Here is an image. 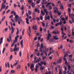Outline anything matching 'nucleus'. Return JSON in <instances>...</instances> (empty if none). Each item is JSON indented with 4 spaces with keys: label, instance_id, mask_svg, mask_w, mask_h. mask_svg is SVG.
Instances as JSON below:
<instances>
[{
    "label": "nucleus",
    "instance_id": "nucleus-37",
    "mask_svg": "<svg viewBox=\"0 0 74 74\" xmlns=\"http://www.w3.org/2000/svg\"><path fill=\"white\" fill-rule=\"evenodd\" d=\"M31 4L32 7H35V4H34V3H32Z\"/></svg>",
    "mask_w": 74,
    "mask_h": 74
},
{
    "label": "nucleus",
    "instance_id": "nucleus-36",
    "mask_svg": "<svg viewBox=\"0 0 74 74\" xmlns=\"http://www.w3.org/2000/svg\"><path fill=\"white\" fill-rule=\"evenodd\" d=\"M25 30L24 29H23L22 32V36H23L24 35V33H25Z\"/></svg>",
    "mask_w": 74,
    "mask_h": 74
},
{
    "label": "nucleus",
    "instance_id": "nucleus-54",
    "mask_svg": "<svg viewBox=\"0 0 74 74\" xmlns=\"http://www.w3.org/2000/svg\"><path fill=\"white\" fill-rule=\"evenodd\" d=\"M10 10H8L6 12V13L8 14V12H10Z\"/></svg>",
    "mask_w": 74,
    "mask_h": 74
},
{
    "label": "nucleus",
    "instance_id": "nucleus-61",
    "mask_svg": "<svg viewBox=\"0 0 74 74\" xmlns=\"http://www.w3.org/2000/svg\"><path fill=\"white\" fill-rule=\"evenodd\" d=\"M40 19L42 21V19H43L42 16H40Z\"/></svg>",
    "mask_w": 74,
    "mask_h": 74
},
{
    "label": "nucleus",
    "instance_id": "nucleus-8",
    "mask_svg": "<svg viewBox=\"0 0 74 74\" xmlns=\"http://www.w3.org/2000/svg\"><path fill=\"white\" fill-rule=\"evenodd\" d=\"M12 36L11 34H9V38H10V40L9 38H8L7 39V41L8 42H10V41L12 42V38H11Z\"/></svg>",
    "mask_w": 74,
    "mask_h": 74
},
{
    "label": "nucleus",
    "instance_id": "nucleus-45",
    "mask_svg": "<svg viewBox=\"0 0 74 74\" xmlns=\"http://www.w3.org/2000/svg\"><path fill=\"white\" fill-rule=\"evenodd\" d=\"M28 13L29 14V15H31L32 14V12L30 11H28Z\"/></svg>",
    "mask_w": 74,
    "mask_h": 74
},
{
    "label": "nucleus",
    "instance_id": "nucleus-48",
    "mask_svg": "<svg viewBox=\"0 0 74 74\" xmlns=\"http://www.w3.org/2000/svg\"><path fill=\"white\" fill-rule=\"evenodd\" d=\"M10 52H13V49H12V48L10 47Z\"/></svg>",
    "mask_w": 74,
    "mask_h": 74
},
{
    "label": "nucleus",
    "instance_id": "nucleus-9",
    "mask_svg": "<svg viewBox=\"0 0 74 74\" xmlns=\"http://www.w3.org/2000/svg\"><path fill=\"white\" fill-rule=\"evenodd\" d=\"M40 49H39V50L41 52H42V49L43 48V44L42 43L40 46Z\"/></svg>",
    "mask_w": 74,
    "mask_h": 74
},
{
    "label": "nucleus",
    "instance_id": "nucleus-35",
    "mask_svg": "<svg viewBox=\"0 0 74 74\" xmlns=\"http://www.w3.org/2000/svg\"><path fill=\"white\" fill-rule=\"evenodd\" d=\"M57 62L58 63H62V59H59Z\"/></svg>",
    "mask_w": 74,
    "mask_h": 74
},
{
    "label": "nucleus",
    "instance_id": "nucleus-25",
    "mask_svg": "<svg viewBox=\"0 0 74 74\" xmlns=\"http://www.w3.org/2000/svg\"><path fill=\"white\" fill-rule=\"evenodd\" d=\"M51 37V35L50 34H48V37L47 38V39L48 40H49V38Z\"/></svg>",
    "mask_w": 74,
    "mask_h": 74
},
{
    "label": "nucleus",
    "instance_id": "nucleus-19",
    "mask_svg": "<svg viewBox=\"0 0 74 74\" xmlns=\"http://www.w3.org/2000/svg\"><path fill=\"white\" fill-rule=\"evenodd\" d=\"M8 28H7L4 29L3 31V33H4V32H7L8 31Z\"/></svg>",
    "mask_w": 74,
    "mask_h": 74
},
{
    "label": "nucleus",
    "instance_id": "nucleus-2",
    "mask_svg": "<svg viewBox=\"0 0 74 74\" xmlns=\"http://www.w3.org/2000/svg\"><path fill=\"white\" fill-rule=\"evenodd\" d=\"M53 8L56 9L54 10V13H56V12H57L58 15H60L62 14V12H59V11L58 10V8H57L56 7Z\"/></svg>",
    "mask_w": 74,
    "mask_h": 74
},
{
    "label": "nucleus",
    "instance_id": "nucleus-4",
    "mask_svg": "<svg viewBox=\"0 0 74 74\" xmlns=\"http://www.w3.org/2000/svg\"><path fill=\"white\" fill-rule=\"evenodd\" d=\"M10 24L11 26L12 31L11 33L12 34L14 33V32L15 31V28H14L13 26H12V22H10Z\"/></svg>",
    "mask_w": 74,
    "mask_h": 74
},
{
    "label": "nucleus",
    "instance_id": "nucleus-27",
    "mask_svg": "<svg viewBox=\"0 0 74 74\" xmlns=\"http://www.w3.org/2000/svg\"><path fill=\"white\" fill-rule=\"evenodd\" d=\"M44 11L46 13V15H48V12L47 11V10L46 9H44Z\"/></svg>",
    "mask_w": 74,
    "mask_h": 74
},
{
    "label": "nucleus",
    "instance_id": "nucleus-57",
    "mask_svg": "<svg viewBox=\"0 0 74 74\" xmlns=\"http://www.w3.org/2000/svg\"><path fill=\"white\" fill-rule=\"evenodd\" d=\"M17 63H14L13 65V66H16V65H17Z\"/></svg>",
    "mask_w": 74,
    "mask_h": 74
},
{
    "label": "nucleus",
    "instance_id": "nucleus-62",
    "mask_svg": "<svg viewBox=\"0 0 74 74\" xmlns=\"http://www.w3.org/2000/svg\"><path fill=\"white\" fill-rule=\"evenodd\" d=\"M22 38V35H21L20 36V40H21Z\"/></svg>",
    "mask_w": 74,
    "mask_h": 74
},
{
    "label": "nucleus",
    "instance_id": "nucleus-64",
    "mask_svg": "<svg viewBox=\"0 0 74 74\" xmlns=\"http://www.w3.org/2000/svg\"><path fill=\"white\" fill-rule=\"evenodd\" d=\"M49 14H50V15H52V12L51 11H50Z\"/></svg>",
    "mask_w": 74,
    "mask_h": 74
},
{
    "label": "nucleus",
    "instance_id": "nucleus-18",
    "mask_svg": "<svg viewBox=\"0 0 74 74\" xmlns=\"http://www.w3.org/2000/svg\"><path fill=\"white\" fill-rule=\"evenodd\" d=\"M25 20L26 21V23L27 24H28V25H29V19L27 18H25Z\"/></svg>",
    "mask_w": 74,
    "mask_h": 74
},
{
    "label": "nucleus",
    "instance_id": "nucleus-14",
    "mask_svg": "<svg viewBox=\"0 0 74 74\" xmlns=\"http://www.w3.org/2000/svg\"><path fill=\"white\" fill-rule=\"evenodd\" d=\"M1 10H2L3 9H4L6 5H5L4 3H2L1 5Z\"/></svg>",
    "mask_w": 74,
    "mask_h": 74
},
{
    "label": "nucleus",
    "instance_id": "nucleus-33",
    "mask_svg": "<svg viewBox=\"0 0 74 74\" xmlns=\"http://www.w3.org/2000/svg\"><path fill=\"white\" fill-rule=\"evenodd\" d=\"M72 57H73V55H69V59H70L72 58Z\"/></svg>",
    "mask_w": 74,
    "mask_h": 74
},
{
    "label": "nucleus",
    "instance_id": "nucleus-41",
    "mask_svg": "<svg viewBox=\"0 0 74 74\" xmlns=\"http://www.w3.org/2000/svg\"><path fill=\"white\" fill-rule=\"evenodd\" d=\"M44 69V67L41 66V67H40V69L41 70H42Z\"/></svg>",
    "mask_w": 74,
    "mask_h": 74
},
{
    "label": "nucleus",
    "instance_id": "nucleus-29",
    "mask_svg": "<svg viewBox=\"0 0 74 74\" xmlns=\"http://www.w3.org/2000/svg\"><path fill=\"white\" fill-rule=\"evenodd\" d=\"M5 19V16H3L2 18L1 22H3Z\"/></svg>",
    "mask_w": 74,
    "mask_h": 74
},
{
    "label": "nucleus",
    "instance_id": "nucleus-49",
    "mask_svg": "<svg viewBox=\"0 0 74 74\" xmlns=\"http://www.w3.org/2000/svg\"><path fill=\"white\" fill-rule=\"evenodd\" d=\"M51 71H49V73H46L45 74H51Z\"/></svg>",
    "mask_w": 74,
    "mask_h": 74
},
{
    "label": "nucleus",
    "instance_id": "nucleus-51",
    "mask_svg": "<svg viewBox=\"0 0 74 74\" xmlns=\"http://www.w3.org/2000/svg\"><path fill=\"white\" fill-rule=\"evenodd\" d=\"M40 1H41V0H38V1L36 2L37 4H39Z\"/></svg>",
    "mask_w": 74,
    "mask_h": 74
},
{
    "label": "nucleus",
    "instance_id": "nucleus-31",
    "mask_svg": "<svg viewBox=\"0 0 74 74\" xmlns=\"http://www.w3.org/2000/svg\"><path fill=\"white\" fill-rule=\"evenodd\" d=\"M58 72V68L56 67L55 68V73H57Z\"/></svg>",
    "mask_w": 74,
    "mask_h": 74
},
{
    "label": "nucleus",
    "instance_id": "nucleus-40",
    "mask_svg": "<svg viewBox=\"0 0 74 74\" xmlns=\"http://www.w3.org/2000/svg\"><path fill=\"white\" fill-rule=\"evenodd\" d=\"M5 48H3L2 51V53H4V52H5Z\"/></svg>",
    "mask_w": 74,
    "mask_h": 74
},
{
    "label": "nucleus",
    "instance_id": "nucleus-23",
    "mask_svg": "<svg viewBox=\"0 0 74 74\" xmlns=\"http://www.w3.org/2000/svg\"><path fill=\"white\" fill-rule=\"evenodd\" d=\"M61 30L62 31V34H64V35L66 36V34L64 33L63 32V27H61Z\"/></svg>",
    "mask_w": 74,
    "mask_h": 74
},
{
    "label": "nucleus",
    "instance_id": "nucleus-21",
    "mask_svg": "<svg viewBox=\"0 0 74 74\" xmlns=\"http://www.w3.org/2000/svg\"><path fill=\"white\" fill-rule=\"evenodd\" d=\"M40 63L41 64H44V66H46V63L45 62H40Z\"/></svg>",
    "mask_w": 74,
    "mask_h": 74
},
{
    "label": "nucleus",
    "instance_id": "nucleus-1",
    "mask_svg": "<svg viewBox=\"0 0 74 74\" xmlns=\"http://www.w3.org/2000/svg\"><path fill=\"white\" fill-rule=\"evenodd\" d=\"M68 14H69V17L72 19V22L74 23V14H72L71 15V13H70V12H71V9H70V8H68Z\"/></svg>",
    "mask_w": 74,
    "mask_h": 74
},
{
    "label": "nucleus",
    "instance_id": "nucleus-50",
    "mask_svg": "<svg viewBox=\"0 0 74 74\" xmlns=\"http://www.w3.org/2000/svg\"><path fill=\"white\" fill-rule=\"evenodd\" d=\"M11 73H15V71L14 70H11Z\"/></svg>",
    "mask_w": 74,
    "mask_h": 74
},
{
    "label": "nucleus",
    "instance_id": "nucleus-22",
    "mask_svg": "<svg viewBox=\"0 0 74 74\" xmlns=\"http://www.w3.org/2000/svg\"><path fill=\"white\" fill-rule=\"evenodd\" d=\"M3 38L1 37L0 39V45H1L2 43L3 42Z\"/></svg>",
    "mask_w": 74,
    "mask_h": 74
},
{
    "label": "nucleus",
    "instance_id": "nucleus-30",
    "mask_svg": "<svg viewBox=\"0 0 74 74\" xmlns=\"http://www.w3.org/2000/svg\"><path fill=\"white\" fill-rule=\"evenodd\" d=\"M17 31L16 32V35H18V34H19V29H18V28H17Z\"/></svg>",
    "mask_w": 74,
    "mask_h": 74
},
{
    "label": "nucleus",
    "instance_id": "nucleus-58",
    "mask_svg": "<svg viewBox=\"0 0 74 74\" xmlns=\"http://www.w3.org/2000/svg\"><path fill=\"white\" fill-rule=\"evenodd\" d=\"M51 5L53 7H55V4L53 3H51Z\"/></svg>",
    "mask_w": 74,
    "mask_h": 74
},
{
    "label": "nucleus",
    "instance_id": "nucleus-34",
    "mask_svg": "<svg viewBox=\"0 0 74 74\" xmlns=\"http://www.w3.org/2000/svg\"><path fill=\"white\" fill-rule=\"evenodd\" d=\"M41 14H42L43 15V16H44V15H45V13L44 12H43V11H42V10H41Z\"/></svg>",
    "mask_w": 74,
    "mask_h": 74
},
{
    "label": "nucleus",
    "instance_id": "nucleus-59",
    "mask_svg": "<svg viewBox=\"0 0 74 74\" xmlns=\"http://www.w3.org/2000/svg\"><path fill=\"white\" fill-rule=\"evenodd\" d=\"M40 32H42V28H40Z\"/></svg>",
    "mask_w": 74,
    "mask_h": 74
},
{
    "label": "nucleus",
    "instance_id": "nucleus-26",
    "mask_svg": "<svg viewBox=\"0 0 74 74\" xmlns=\"http://www.w3.org/2000/svg\"><path fill=\"white\" fill-rule=\"evenodd\" d=\"M53 33H54V34H59L60 33V32L59 31H57V32H56L55 31H53Z\"/></svg>",
    "mask_w": 74,
    "mask_h": 74
},
{
    "label": "nucleus",
    "instance_id": "nucleus-20",
    "mask_svg": "<svg viewBox=\"0 0 74 74\" xmlns=\"http://www.w3.org/2000/svg\"><path fill=\"white\" fill-rule=\"evenodd\" d=\"M23 40H21V43H20L22 48H23Z\"/></svg>",
    "mask_w": 74,
    "mask_h": 74
},
{
    "label": "nucleus",
    "instance_id": "nucleus-17",
    "mask_svg": "<svg viewBox=\"0 0 74 74\" xmlns=\"http://www.w3.org/2000/svg\"><path fill=\"white\" fill-rule=\"evenodd\" d=\"M40 60H41V58H39L38 60L34 62V63H37V62H39Z\"/></svg>",
    "mask_w": 74,
    "mask_h": 74
},
{
    "label": "nucleus",
    "instance_id": "nucleus-60",
    "mask_svg": "<svg viewBox=\"0 0 74 74\" xmlns=\"http://www.w3.org/2000/svg\"><path fill=\"white\" fill-rule=\"evenodd\" d=\"M46 49V47H43V50L44 51H45Z\"/></svg>",
    "mask_w": 74,
    "mask_h": 74
},
{
    "label": "nucleus",
    "instance_id": "nucleus-11",
    "mask_svg": "<svg viewBox=\"0 0 74 74\" xmlns=\"http://www.w3.org/2000/svg\"><path fill=\"white\" fill-rule=\"evenodd\" d=\"M21 23H23V20L21 18H20L19 19L18 21V24L19 25H20L21 24Z\"/></svg>",
    "mask_w": 74,
    "mask_h": 74
},
{
    "label": "nucleus",
    "instance_id": "nucleus-63",
    "mask_svg": "<svg viewBox=\"0 0 74 74\" xmlns=\"http://www.w3.org/2000/svg\"><path fill=\"white\" fill-rule=\"evenodd\" d=\"M37 47H39V46H40V44H39V43H38L37 44V45H36Z\"/></svg>",
    "mask_w": 74,
    "mask_h": 74
},
{
    "label": "nucleus",
    "instance_id": "nucleus-47",
    "mask_svg": "<svg viewBox=\"0 0 74 74\" xmlns=\"http://www.w3.org/2000/svg\"><path fill=\"white\" fill-rule=\"evenodd\" d=\"M59 74H62V70L61 69H60Z\"/></svg>",
    "mask_w": 74,
    "mask_h": 74
},
{
    "label": "nucleus",
    "instance_id": "nucleus-6",
    "mask_svg": "<svg viewBox=\"0 0 74 74\" xmlns=\"http://www.w3.org/2000/svg\"><path fill=\"white\" fill-rule=\"evenodd\" d=\"M17 47V45L16 44L14 45V48L13 51L14 52L15 51H19V47H18V48H16Z\"/></svg>",
    "mask_w": 74,
    "mask_h": 74
},
{
    "label": "nucleus",
    "instance_id": "nucleus-46",
    "mask_svg": "<svg viewBox=\"0 0 74 74\" xmlns=\"http://www.w3.org/2000/svg\"><path fill=\"white\" fill-rule=\"evenodd\" d=\"M43 57V60H45L47 58V57H46V56H45L44 57Z\"/></svg>",
    "mask_w": 74,
    "mask_h": 74
},
{
    "label": "nucleus",
    "instance_id": "nucleus-44",
    "mask_svg": "<svg viewBox=\"0 0 74 74\" xmlns=\"http://www.w3.org/2000/svg\"><path fill=\"white\" fill-rule=\"evenodd\" d=\"M8 71H9V69H8L7 70L6 72L5 73V74H8Z\"/></svg>",
    "mask_w": 74,
    "mask_h": 74
},
{
    "label": "nucleus",
    "instance_id": "nucleus-12",
    "mask_svg": "<svg viewBox=\"0 0 74 74\" xmlns=\"http://www.w3.org/2000/svg\"><path fill=\"white\" fill-rule=\"evenodd\" d=\"M27 32L28 34H29V35L30 36V33H31V29H30V26H29V29L27 30Z\"/></svg>",
    "mask_w": 74,
    "mask_h": 74
},
{
    "label": "nucleus",
    "instance_id": "nucleus-32",
    "mask_svg": "<svg viewBox=\"0 0 74 74\" xmlns=\"http://www.w3.org/2000/svg\"><path fill=\"white\" fill-rule=\"evenodd\" d=\"M12 55H11L10 57L9 60L11 61L12 60Z\"/></svg>",
    "mask_w": 74,
    "mask_h": 74
},
{
    "label": "nucleus",
    "instance_id": "nucleus-3",
    "mask_svg": "<svg viewBox=\"0 0 74 74\" xmlns=\"http://www.w3.org/2000/svg\"><path fill=\"white\" fill-rule=\"evenodd\" d=\"M51 4V2L48 3L47 4V5H46V7H48L49 8V9L50 10H52V7L51 5H50V4Z\"/></svg>",
    "mask_w": 74,
    "mask_h": 74
},
{
    "label": "nucleus",
    "instance_id": "nucleus-39",
    "mask_svg": "<svg viewBox=\"0 0 74 74\" xmlns=\"http://www.w3.org/2000/svg\"><path fill=\"white\" fill-rule=\"evenodd\" d=\"M60 8L61 10H63L64 8L63 7V6H62V5H60Z\"/></svg>",
    "mask_w": 74,
    "mask_h": 74
},
{
    "label": "nucleus",
    "instance_id": "nucleus-10",
    "mask_svg": "<svg viewBox=\"0 0 74 74\" xmlns=\"http://www.w3.org/2000/svg\"><path fill=\"white\" fill-rule=\"evenodd\" d=\"M68 56V54H65L64 57V58H63V59H64V61H65V64H66V63H67V61L66 60V58H66V56Z\"/></svg>",
    "mask_w": 74,
    "mask_h": 74
},
{
    "label": "nucleus",
    "instance_id": "nucleus-38",
    "mask_svg": "<svg viewBox=\"0 0 74 74\" xmlns=\"http://www.w3.org/2000/svg\"><path fill=\"white\" fill-rule=\"evenodd\" d=\"M34 64H31V66L30 67L31 69H32V68H34Z\"/></svg>",
    "mask_w": 74,
    "mask_h": 74
},
{
    "label": "nucleus",
    "instance_id": "nucleus-16",
    "mask_svg": "<svg viewBox=\"0 0 74 74\" xmlns=\"http://www.w3.org/2000/svg\"><path fill=\"white\" fill-rule=\"evenodd\" d=\"M39 67V66H38V64H36V68L35 69L36 72H37V70H38V68Z\"/></svg>",
    "mask_w": 74,
    "mask_h": 74
},
{
    "label": "nucleus",
    "instance_id": "nucleus-53",
    "mask_svg": "<svg viewBox=\"0 0 74 74\" xmlns=\"http://www.w3.org/2000/svg\"><path fill=\"white\" fill-rule=\"evenodd\" d=\"M15 44V43H13L12 44V45H11V47H14V45Z\"/></svg>",
    "mask_w": 74,
    "mask_h": 74
},
{
    "label": "nucleus",
    "instance_id": "nucleus-42",
    "mask_svg": "<svg viewBox=\"0 0 74 74\" xmlns=\"http://www.w3.org/2000/svg\"><path fill=\"white\" fill-rule=\"evenodd\" d=\"M19 55L20 57H21L22 56V52L21 51H20Z\"/></svg>",
    "mask_w": 74,
    "mask_h": 74
},
{
    "label": "nucleus",
    "instance_id": "nucleus-7",
    "mask_svg": "<svg viewBox=\"0 0 74 74\" xmlns=\"http://www.w3.org/2000/svg\"><path fill=\"white\" fill-rule=\"evenodd\" d=\"M19 35H17L16 36L15 38V40H14V42H13V43H14V44L15 43H16V42H17V40H18V38H19Z\"/></svg>",
    "mask_w": 74,
    "mask_h": 74
},
{
    "label": "nucleus",
    "instance_id": "nucleus-56",
    "mask_svg": "<svg viewBox=\"0 0 74 74\" xmlns=\"http://www.w3.org/2000/svg\"><path fill=\"white\" fill-rule=\"evenodd\" d=\"M2 71V67H1V66L0 67V72H1Z\"/></svg>",
    "mask_w": 74,
    "mask_h": 74
},
{
    "label": "nucleus",
    "instance_id": "nucleus-52",
    "mask_svg": "<svg viewBox=\"0 0 74 74\" xmlns=\"http://www.w3.org/2000/svg\"><path fill=\"white\" fill-rule=\"evenodd\" d=\"M8 7H9L8 5H7L6 7V8H5V10H7V9L8 8Z\"/></svg>",
    "mask_w": 74,
    "mask_h": 74
},
{
    "label": "nucleus",
    "instance_id": "nucleus-43",
    "mask_svg": "<svg viewBox=\"0 0 74 74\" xmlns=\"http://www.w3.org/2000/svg\"><path fill=\"white\" fill-rule=\"evenodd\" d=\"M70 61H71L72 62H73L74 61V58H73L72 59H69Z\"/></svg>",
    "mask_w": 74,
    "mask_h": 74
},
{
    "label": "nucleus",
    "instance_id": "nucleus-24",
    "mask_svg": "<svg viewBox=\"0 0 74 74\" xmlns=\"http://www.w3.org/2000/svg\"><path fill=\"white\" fill-rule=\"evenodd\" d=\"M45 20H47V19H50V16H48L47 17V16H45Z\"/></svg>",
    "mask_w": 74,
    "mask_h": 74
},
{
    "label": "nucleus",
    "instance_id": "nucleus-55",
    "mask_svg": "<svg viewBox=\"0 0 74 74\" xmlns=\"http://www.w3.org/2000/svg\"><path fill=\"white\" fill-rule=\"evenodd\" d=\"M62 22L61 21L59 23H58V25H61L62 24Z\"/></svg>",
    "mask_w": 74,
    "mask_h": 74
},
{
    "label": "nucleus",
    "instance_id": "nucleus-13",
    "mask_svg": "<svg viewBox=\"0 0 74 74\" xmlns=\"http://www.w3.org/2000/svg\"><path fill=\"white\" fill-rule=\"evenodd\" d=\"M21 66L20 65H17V67H16V69L17 70V71H19L21 68Z\"/></svg>",
    "mask_w": 74,
    "mask_h": 74
},
{
    "label": "nucleus",
    "instance_id": "nucleus-28",
    "mask_svg": "<svg viewBox=\"0 0 74 74\" xmlns=\"http://www.w3.org/2000/svg\"><path fill=\"white\" fill-rule=\"evenodd\" d=\"M32 29L34 30H37V26L36 25L33 26L32 27Z\"/></svg>",
    "mask_w": 74,
    "mask_h": 74
},
{
    "label": "nucleus",
    "instance_id": "nucleus-5",
    "mask_svg": "<svg viewBox=\"0 0 74 74\" xmlns=\"http://www.w3.org/2000/svg\"><path fill=\"white\" fill-rule=\"evenodd\" d=\"M14 15L15 16V18H14V20L16 21V22H17L18 21V19H19V16L17 15H16V13H14Z\"/></svg>",
    "mask_w": 74,
    "mask_h": 74
},
{
    "label": "nucleus",
    "instance_id": "nucleus-15",
    "mask_svg": "<svg viewBox=\"0 0 74 74\" xmlns=\"http://www.w3.org/2000/svg\"><path fill=\"white\" fill-rule=\"evenodd\" d=\"M53 38L54 39H55L56 40H59V38L58 37V36H57L56 35L55 36H53Z\"/></svg>",
    "mask_w": 74,
    "mask_h": 74
}]
</instances>
